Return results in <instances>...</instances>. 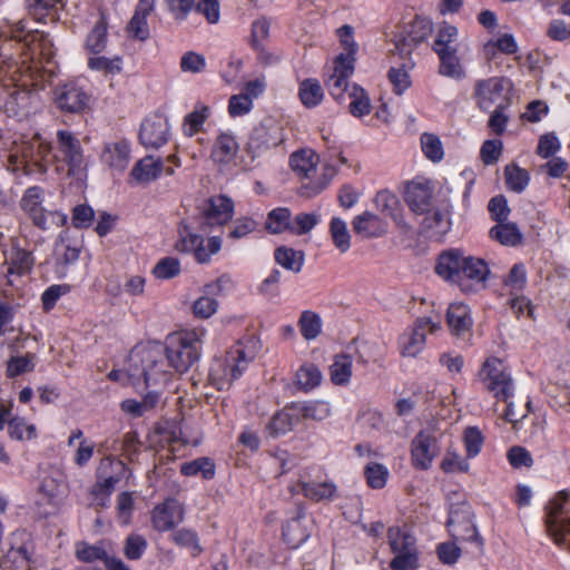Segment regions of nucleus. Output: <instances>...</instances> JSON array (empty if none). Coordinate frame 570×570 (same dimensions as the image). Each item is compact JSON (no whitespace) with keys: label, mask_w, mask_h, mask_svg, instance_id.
<instances>
[{"label":"nucleus","mask_w":570,"mask_h":570,"mask_svg":"<svg viewBox=\"0 0 570 570\" xmlns=\"http://www.w3.org/2000/svg\"><path fill=\"white\" fill-rule=\"evenodd\" d=\"M434 271L443 281L458 286L463 294H475L484 289L491 275L485 259L465 255L459 248L443 250L436 258Z\"/></svg>","instance_id":"nucleus-1"},{"label":"nucleus","mask_w":570,"mask_h":570,"mask_svg":"<svg viewBox=\"0 0 570 570\" xmlns=\"http://www.w3.org/2000/svg\"><path fill=\"white\" fill-rule=\"evenodd\" d=\"M7 169L14 174L43 175L48 170V158L52 144L40 132L20 134L10 144H3Z\"/></svg>","instance_id":"nucleus-2"},{"label":"nucleus","mask_w":570,"mask_h":570,"mask_svg":"<svg viewBox=\"0 0 570 570\" xmlns=\"http://www.w3.org/2000/svg\"><path fill=\"white\" fill-rule=\"evenodd\" d=\"M445 495L449 505L446 528L450 535L455 541L472 542L478 548H482L484 541L474 523L473 509L466 499L465 491L458 487L455 490L446 491Z\"/></svg>","instance_id":"nucleus-3"},{"label":"nucleus","mask_w":570,"mask_h":570,"mask_svg":"<svg viewBox=\"0 0 570 570\" xmlns=\"http://www.w3.org/2000/svg\"><path fill=\"white\" fill-rule=\"evenodd\" d=\"M206 333L204 327H195L167 336L166 356L177 372H187L199 360Z\"/></svg>","instance_id":"nucleus-4"},{"label":"nucleus","mask_w":570,"mask_h":570,"mask_svg":"<svg viewBox=\"0 0 570 570\" xmlns=\"http://www.w3.org/2000/svg\"><path fill=\"white\" fill-rule=\"evenodd\" d=\"M255 354L244 342H237L224 356L214 358L210 370V383L219 391L228 390L233 382L247 370Z\"/></svg>","instance_id":"nucleus-5"},{"label":"nucleus","mask_w":570,"mask_h":570,"mask_svg":"<svg viewBox=\"0 0 570 570\" xmlns=\"http://www.w3.org/2000/svg\"><path fill=\"white\" fill-rule=\"evenodd\" d=\"M45 189L40 186L28 187L21 199L20 207L22 212L31 219L35 226L42 230L51 226H63L67 223V215L58 210H47L43 207Z\"/></svg>","instance_id":"nucleus-6"},{"label":"nucleus","mask_w":570,"mask_h":570,"mask_svg":"<svg viewBox=\"0 0 570 570\" xmlns=\"http://www.w3.org/2000/svg\"><path fill=\"white\" fill-rule=\"evenodd\" d=\"M479 379L497 401L508 402L514 396L513 379L499 357L490 356L483 362Z\"/></svg>","instance_id":"nucleus-7"},{"label":"nucleus","mask_w":570,"mask_h":570,"mask_svg":"<svg viewBox=\"0 0 570 570\" xmlns=\"http://www.w3.org/2000/svg\"><path fill=\"white\" fill-rule=\"evenodd\" d=\"M285 139L286 136L283 122L274 117H265L254 127L246 150L252 159H256L283 144Z\"/></svg>","instance_id":"nucleus-8"},{"label":"nucleus","mask_w":570,"mask_h":570,"mask_svg":"<svg viewBox=\"0 0 570 570\" xmlns=\"http://www.w3.org/2000/svg\"><path fill=\"white\" fill-rule=\"evenodd\" d=\"M569 499L567 491L551 498L544 508V523L554 542L570 550V517H564Z\"/></svg>","instance_id":"nucleus-9"},{"label":"nucleus","mask_w":570,"mask_h":570,"mask_svg":"<svg viewBox=\"0 0 570 570\" xmlns=\"http://www.w3.org/2000/svg\"><path fill=\"white\" fill-rule=\"evenodd\" d=\"M157 365L158 361L151 351H145L142 353L135 352L129 357V368L127 373L112 370L108 374V377L112 381H122L124 376L127 375L134 385L142 379L144 383L149 386L165 377L164 372L156 371Z\"/></svg>","instance_id":"nucleus-10"},{"label":"nucleus","mask_w":570,"mask_h":570,"mask_svg":"<svg viewBox=\"0 0 570 570\" xmlns=\"http://www.w3.org/2000/svg\"><path fill=\"white\" fill-rule=\"evenodd\" d=\"M389 544L395 554L390 563L392 570H409L416 566L417 554L415 540L412 535L402 532L399 528H390L387 532Z\"/></svg>","instance_id":"nucleus-11"},{"label":"nucleus","mask_w":570,"mask_h":570,"mask_svg":"<svg viewBox=\"0 0 570 570\" xmlns=\"http://www.w3.org/2000/svg\"><path fill=\"white\" fill-rule=\"evenodd\" d=\"M57 153L55 157L68 166L70 175L78 174L86 168L83 149L80 140L69 130L60 129L56 134Z\"/></svg>","instance_id":"nucleus-12"},{"label":"nucleus","mask_w":570,"mask_h":570,"mask_svg":"<svg viewBox=\"0 0 570 570\" xmlns=\"http://www.w3.org/2000/svg\"><path fill=\"white\" fill-rule=\"evenodd\" d=\"M6 271L1 273L0 286L18 287L20 278L28 275L33 266V257L30 252L12 246L4 253Z\"/></svg>","instance_id":"nucleus-13"},{"label":"nucleus","mask_w":570,"mask_h":570,"mask_svg":"<svg viewBox=\"0 0 570 570\" xmlns=\"http://www.w3.org/2000/svg\"><path fill=\"white\" fill-rule=\"evenodd\" d=\"M355 65L352 63V59H344L336 57L333 60L332 67L328 69V73L325 78V86L330 95L338 102H343L348 94L350 85L348 80L354 73Z\"/></svg>","instance_id":"nucleus-14"},{"label":"nucleus","mask_w":570,"mask_h":570,"mask_svg":"<svg viewBox=\"0 0 570 570\" xmlns=\"http://www.w3.org/2000/svg\"><path fill=\"white\" fill-rule=\"evenodd\" d=\"M428 37L426 22L422 18L415 19L413 22L402 27L394 33L393 52L401 58L407 60L415 48Z\"/></svg>","instance_id":"nucleus-15"},{"label":"nucleus","mask_w":570,"mask_h":570,"mask_svg":"<svg viewBox=\"0 0 570 570\" xmlns=\"http://www.w3.org/2000/svg\"><path fill=\"white\" fill-rule=\"evenodd\" d=\"M13 542L7 553L1 558L0 566L6 570H30L33 544L24 531L13 533Z\"/></svg>","instance_id":"nucleus-16"},{"label":"nucleus","mask_w":570,"mask_h":570,"mask_svg":"<svg viewBox=\"0 0 570 570\" xmlns=\"http://www.w3.org/2000/svg\"><path fill=\"white\" fill-rule=\"evenodd\" d=\"M185 508L174 498L157 503L150 511V522L155 531L167 532L184 521Z\"/></svg>","instance_id":"nucleus-17"},{"label":"nucleus","mask_w":570,"mask_h":570,"mask_svg":"<svg viewBox=\"0 0 570 570\" xmlns=\"http://www.w3.org/2000/svg\"><path fill=\"white\" fill-rule=\"evenodd\" d=\"M402 197L410 212L425 222L428 218V177L421 174L405 180Z\"/></svg>","instance_id":"nucleus-18"},{"label":"nucleus","mask_w":570,"mask_h":570,"mask_svg":"<svg viewBox=\"0 0 570 570\" xmlns=\"http://www.w3.org/2000/svg\"><path fill=\"white\" fill-rule=\"evenodd\" d=\"M100 163L115 174H122L131 160V144L126 138L104 142Z\"/></svg>","instance_id":"nucleus-19"},{"label":"nucleus","mask_w":570,"mask_h":570,"mask_svg":"<svg viewBox=\"0 0 570 570\" xmlns=\"http://www.w3.org/2000/svg\"><path fill=\"white\" fill-rule=\"evenodd\" d=\"M170 126L161 115L155 114L141 122L139 141L146 148H160L169 139Z\"/></svg>","instance_id":"nucleus-20"},{"label":"nucleus","mask_w":570,"mask_h":570,"mask_svg":"<svg viewBox=\"0 0 570 570\" xmlns=\"http://www.w3.org/2000/svg\"><path fill=\"white\" fill-rule=\"evenodd\" d=\"M504 81L501 77H490L475 82L473 97L480 110L489 111L502 98Z\"/></svg>","instance_id":"nucleus-21"},{"label":"nucleus","mask_w":570,"mask_h":570,"mask_svg":"<svg viewBox=\"0 0 570 570\" xmlns=\"http://www.w3.org/2000/svg\"><path fill=\"white\" fill-rule=\"evenodd\" d=\"M89 96L76 82H67L56 90L58 107L67 112H81L88 106Z\"/></svg>","instance_id":"nucleus-22"},{"label":"nucleus","mask_w":570,"mask_h":570,"mask_svg":"<svg viewBox=\"0 0 570 570\" xmlns=\"http://www.w3.org/2000/svg\"><path fill=\"white\" fill-rule=\"evenodd\" d=\"M445 321L450 333L455 337L470 335L473 318L470 307L464 303H452L446 309Z\"/></svg>","instance_id":"nucleus-23"},{"label":"nucleus","mask_w":570,"mask_h":570,"mask_svg":"<svg viewBox=\"0 0 570 570\" xmlns=\"http://www.w3.org/2000/svg\"><path fill=\"white\" fill-rule=\"evenodd\" d=\"M239 145L232 132L220 131L216 137L210 153L212 160L219 167L228 166L235 161Z\"/></svg>","instance_id":"nucleus-24"},{"label":"nucleus","mask_w":570,"mask_h":570,"mask_svg":"<svg viewBox=\"0 0 570 570\" xmlns=\"http://www.w3.org/2000/svg\"><path fill=\"white\" fill-rule=\"evenodd\" d=\"M428 320L417 318L413 327L401 336V348L404 356L415 357L425 350Z\"/></svg>","instance_id":"nucleus-25"},{"label":"nucleus","mask_w":570,"mask_h":570,"mask_svg":"<svg viewBox=\"0 0 570 570\" xmlns=\"http://www.w3.org/2000/svg\"><path fill=\"white\" fill-rule=\"evenodd\" d=\"M32 96L27 90L13 89L6 99L2 109L8 117L21 121L31 112Z\"/></svg>","instance_id":"nucleus-26"},{"label":"nucleus","mask_w":570,"mask_h":570,"mask_svg":"<svg viewBox=\"0 0 570 570\" xmlns=\"http://www.w3.org/2000/svg\"><path fill=\"white\" fill-rule=\"evenodd\" d=\"M292 410L296 412L298 421L301 419L323 421L332 414L331 404L323 400L292 402Z\"/></svg>","instance_id":"nucleus-27"},{"label":"nucleus","mask_w":570,"mask_h":570,"mask_svg":"<svg viewBox=\"0 0 570 570\" xmlns=\"http://www.w3.org/2000/svg\"><path fill=\"white\" fill-rule=\"evenodd\" d=\"M352 226L353 230L364 238L380 237L385 233L383 220L371 212H364L355 216Z\"/></svg>","instance_id":"nucleus-28"},{"label":"nucleus","mask_w":570,"mask_h":570,"mask_svg":"<svg viewBox=\"0 0 570 570\" xmlns=\"http://www.w3.org/2000/svg\"><path fill=\"white\" fill-rule=\"evenodd\" d=\"M206 214L210 224L224 225L228 223L233 217L234 203L227 196H214L209 199V206L206 210Z\"/></svg>","instance_id":"nucleus-29"},{"label":"nucleus","mask_w":570,"mask_h":570,"mask_svg":"<svg viewBox=\"0 0 570 570\" xmlns=\"http://www.w3.org/2000/svg\"><path fill=\"white\" fill-rule=\"evenodd\" d=\"M164 170V164L159 158L147 156L136 163L130 176L137 183H150L156 180Z\"/></svg>","instance_id":"nucleus-30"},{"label":"nucleus","mask_w":570,"mask_h":570,"mask_svg":"<svg viewBox=\"0 0 570 570\" xmlns=\"http://www.w3.org/2000/svg\"><path fill=\"white\" fill-rule=\"evenodd\" d=\"M318 155L312 149H302L292 154L291 168L303 178H311L316 171Z\"/></svg>","instance_id":"nucleus-31"},{"label":"nucleus","mask_w":570,"mask_h":570,"mask_svg":"<svg viewBox=\"0 0 570 570\" xmlns=\"http://www.w3.org/2000/svg\"><path fill=\"white\" fill-rule=\"evenodd\" d=\"M296 422H298V417L296 412L292 410L291 403L272 416L266 429L271 436L276 438L292 431Z\"/></svg>","instance_id":"nucleus-32"},{"label":"nucleus","mask_w":570,"mask_h":570,"mask_svg":"<svg viewBox=\"0 0 570 570\" xmlns=\"http://www.w3.org/2000/svg\"><path fill=\"white\" fill-rule=\"evenodd\" d=\"M518 50L519 46L512 33H503L483 45V53L489 61L493 60L498 53L514 55Z\"/></svg>","instance_id":"nucleus-33"},{"label":"nucleus","mask_w":570,"mask_h":570,"mask_svg":"<svg viewBox=\"0 0 570 570\" xmlns=\"http://www.w3.org/2000/svg\"><path fill=\"white\" fill-rule=\"evenodd\" d=\"M439 58V73L443 77L461 80L465 70L459 57V49L436 55Z\"/></svg>","instance_id":"nucleus-34"},{"label":"nucleus","mask_w":570,"mask_h":570,"mask_svg":"<svg viewBox=\"0 0 570 570\" xmlns=\"http://www.w3.org/2000/svg\"><path fill=\"white\" fill-rule=\"evenodd\" d=\"M126 472H121L120 470H117L116 468H112L108 470L106 474H99L97 472L98 478H104L102 480L98 481L92 490V494L96 497H100V505L107 507L109 502V498L116 487V484L121 480Z\"/></svg>","instance_id":"nucleus-35"},{"label":"nucleus","mask_w":570,"mask_h":570,"mask_svg":"<svg viewBox=\"0 0 570 570\" xmlns=\"http://www.w3.org/2000/svg\"><path fill=\"white\" fill-rule=\"evenodd\" d=\"M489 235L492 239L504 246H517L522 242V233L517 224L507 220L497 223V225L490 229Z\"/></svg>","instance_id":"nucleus-36"},{"label":"nucleus","mask_w":570,"mask_h":570,"mask_svg":"<svg viewBox=\"0 0 570 570\" xmlns=\"http://www.w3.org/2000/svg\"><path fill=\"white\" fill-rule=\"evenodd\" d=\"M347 96L350 98L348 111L353 117L362 118L371 112V99L364 88L353 83Z\"/></svg>","instance_id":"nucleus-37"},{"label":"nucleus","mask_w":570,"mask_h":570,"mask_svg":"<svg viewBox=\"0 0 570 570\" xmlns=\"http://www.w3.org/2000/svg\"><path fill=\"white\" fill-rule=\"evenodd\" d=\"M413 67L414 62L409 58L401 66L390 68L387 78L394 94L402 95L411 87L412 79L410 76V70Z\"/></svg>","instance_id":"nucleus-38"},{"label":"nucleus","mask_w":570,"mask_h":570,"mask_svg":"<svg viewBox=\"0 0 570 570\" xmlns=\"http://www.w3.org/2000/svg\"><path fill=\"white\" fill-rule=\"evenodd\" d=\"M118 440H106L102 442L99 448L98 452L104 454V458L101 459L99 466H98V473L99 474H106L108 470L116 468L117 470H120L121 472H127L126 464L121 461L116 459L112 455V452H116L118 450Z\"/></svg>","instance_id":"nucleus-39"},{"label":"nucleus","mask_w":570,"mask_h":570,"mask_svg":"<svg viewBox=\"0 0 570 570\" xmlns=\"http://www.w3.org/2000/svg\"><path fill=\"white\" fill-rule=\"evenodd\" d=\"M298 96L306 108L318 106L324 99V90L315 78H307L299 83Z\"/></svg>","instance_id":"nucleus-40"},{"label":"nucleus","mask_w":570,"mask_h":570,"mask_svg":"<svg viewBox=\"0 0 570 570\" xmlns=\"http://www.w3.org/2000/svg\"><path fill=\"white\" fill-rule=\"evenodd\" d=\"M303 494L313 501L332 500L336 495L337 487L332 481L325 482H301Z\"/></svg>","instance_id":"nucleus-41"},{"label":"nucleus","mask_w":570,"mask_h":570,"mask_svg":"<svg viewBox=\"0 0 570 570\" xmlns=\"http://www.w3.org/2000/svg\"><path fill=\"white\" fill-rule=\"evenodd\" d=\"M458 28L452 24L442 26L436 33V37L432 45V50L439 55L442 52H449L452 50H458Z\"/></svg>","instance_id":"nucleus-42"},{"label":"nucleus","mask_w":570,"mask_h":570,"mask_svg":"<svg viewBox=\"0 0 570 570\" xmlns=\"http://www.w3.org/2000/svg\"><path fill=\"white\" fill-rule=\"evenodd\" d=\"M178 238L175 244V248L179 253L191 254L196 247L202 245V236L185 222H181L177 229Z\"/></svg>","instance_id":"nucleus-43"},{"label":"nucleus","mask_w":570,"mask_h":570,"mask_svg":"<svg viewBox=\"0 0 570 570\" xmlns=\"http://www.w3.org/2000/svg\"><path fill=\"white\" fill-rule=\"evenodd\" d=\"M309 537V532L303 525L302 517L289 520L283 528V538L287 546L297 549Z\"/></svg>","instance_id":"nucleus-44"},{"label":"nucleus","mask_w":570,"mask_h":570,"mask_svg":"<svg viewBox=\"0 0 570 570\" xmlns=\"http://www.w3.org/2000/svg\"><path fill=\"white\" fill-rule=\"evenodd\" d=\"M108 42L107 22L100 18L86 39V49L92 55H99L105 51Z\"/></svg>","instance_id":"nucleus-45"},{"label":"nucleus","mask_w":570,"mask_h":570,"mask_svg":"<svg viewBox=\"0 0 570 570\" xmlns=\"http://www.w3.org/2000/svg\"><path fill=\"white\" fill-rule=\"evenodd\" d=\"M209 108L203 104L195 106V109L187 114L183 122V132L187 137H193L198 134L209 117Z\"/></svg>","instance_id":"nucleus-46"},{"label":"nucleus","mask_w":570,"mask_h":570,"mask_svg":"<svg viewBox=\"0 0 570 570\" xmlns=\"http://www.w3.org/2000/svg\"><path fill=\"white\" fill-rule=\"evenodd\" d=\"M274 257L278 265L294 273L301 272L304 265V253L289 247L276 248Z\"/></svg>","instance_id":"nucleus-47"},{"label":"nucleus","mask_w":570,"mask_h":570,"mask_svg":"<svg viewBox=\"0 0 570 570\" xmlns=\"http://www.w3.org/2000/svg\"><path fill=\"white\" fill-rule=\"evenodd\" d=\"M87 66L92 71L117 75L122 70V59L119 56L105 57L100 56V53L92 55L88 58Z\"/></svg>","instance_id":"nucleus-48"},{"label":"nucleus","mask_w":570,"mask_h":570,"mask_svg":"<svg viewBox=\"0 0 570 570\" xmlns=\"http://www.w3.org/2000/svg\"><path fill=\"white\" fill-rule=\"evenodd\" d=\"M322 382V373L315 364L305 363L296 372V384L304 392H309Z\"/></svg>","instance_id":"nucleus-49"},{"label":"nucleus","mask_w":570,"mask_h":570,"mask_svg":"<svg viewBox=\"0 0 570 570\" xmlns=\"http://www.w3.org/2000/svg\"><path fill=\"white\" fill-rule=\"evenodd\" d=\"M505 186L514 193H522L530 181V175L527 169L515 164L507 165L504 168Z\"/></svg>","instance_id":"nucleus-50"},{"label":"nucleus","mask_w":570,"mask_h":570,"mask_svg":"<svg viewBox=\"0 0 570 570\" xmlns=\"http://www.w3.org/2000/svg\"><path fill=\"white\" fill-rule=\"evenodd\" d=\"M353 361L350 355H337L330 367L331 380L335 385H346L352 376Z\"/></svg>","instance_id":"nucleus-51"},{"label":"nucleus","mask_w":570,"mask_h":570,"mask_svg":"<svg viewBox=\"0 0 570 570\" xmlns=\"http://www.w3.org/2000/svg\"><path fill=\"white\" fill-rule=\"evenodd\" d=\"M470 459L468 456H462L454 449H448L445 454L443 455L440 469L446 473H468L470 471Z\"/></svg>","instance_id":"nucleus-52"},{"label":"nucleus","mask_w":570,"mask_h":570,"mask_svg":"<svg viewBox=\"0 0 570 570\" xmlns=\"http://www.w3.org/2000/svg\"><path fill=\"white\" fill-rule=\"evenodd\" d=\"M527 282V269L523 263L513 264L507 276L502 279L503 286L509 289V295L523 293Z\"/></svg>","instance_id":"nucleus-53"},{"label":"nucleus","mask_w":570,"mask_h":570,"mask_svg":"<svg viewBox=\"0 0 570 570\" xmlns=\"http://www.w3.org/2000/svg\"><path fill=\"white\" fill-rule=\"evenodd\" d=\"M180 472L185 476H195L202 474L206 480L215 475V464L208 458H198L180 465Z\"/></svg>","instance_id":"nucleus-54"},{"label":"nucleus","mask_w":570,"mask_h":570,"mask_svg":"<svg viewBox=\"0 0 570 570\" xmlns=\"http://www.w3.org/2000/svg\"><path fill=\"white\" fill-rule=\"evenodd\" d=\"M484 435L478 426H466L463 431V445L468 459L476 458L483 448Z\"/></svg>","instance_id":"nucleus-55"},{"label":"nucleus","mask_w":570,"mask_h":570,"mask_svg":"<svg viewBox=\"0 0 570 570\" xmlns=\"http://www.w3.org/2000/svg\"><path fill=\"white\" fill-rule=\"evenodd\" d=\"M336 33L340 40V45L344 50V52L340 53L337 57L352 59V63L355 65L358 45L354 39V28L350 24H344L337 29Z\"/></svg>","instance_id":"nucleus-56"},{"label":"nucleus","mask_w":570,"mask_h":570,"mask_svg":"<svg viewBox=\"0 0 570 570\" xmlns=\"http://www.w3.org/2000/svg\"><path fill=\"white\" fill-rule=\"evenodd\" d=\"M330 233L335 247L341 253H346L351 248V235L346 223L342 218H332L330 224Z\"/></svg>","instance_id":"nucleus-57"},{"label":"nucleus","mask_w":570,"mask_h":570,"mask_svg":"<svg viewBox=\"0 0 570 570\" xmlns=\"http://www.w3.org/2000/svg\"><path fill=\"white\" fill-rule=\"evenodd\" d=\"M291 222V210L285 207H278L268 214L266 229L272 234H281L286 230L289 232Z\"/></svg>","instance_id":"nucleus-58"},{"label":"nucleus","mask_w":570,"mask_h":570,"mask_svg":"<svg viewBox=\"0 0 570 570\" xmlns=\"http://www.w3.org/2000/svg\"><path fill=\"white\" fill-rule=\"evenodd\" d=\"M298 326L305 340H315L322 331V320L318 314L304 311L298 320Z\"/></svg>","instance_id":"nucleus-59"},{"label":"nucleus","mask_w":570,"mask_h":570,"mask_svg":"<svg viewBox=\"0 0 570 570\" xmlns=\"http://www.w3.org/2000/svg\"><path fill=\"white\" fill-rule=\"evenodd\" d=\"M222 238L219 236H213L204 238L202 236V245L197 246L193 256L199 264H207L210 262L212 256L216 255L222 249Z\"/></svg>","instance_id":"nucleus-60"},{"label":"nucleus","mask_w":570,"mask_h":570,"mask_svg":"<svg viewBox=\"0 0 570 570\" xmlns=\"http://www.w3.org/2000/svg\"><path fill=\"white\" fill-rule=\"evenodd\" d=\"M135 510V497L134 492L124 491L120 492L117 497V518L119 524L122 527H127L131 523L132 513Z\"/></svg>","instance_id":"nucleus-61"},{"label":"nucleus","mask_w":570,"mask_h":570,"mask_svg":"<svg viewBox=\"0 0 570 570\" xmlns=\"http://www.w3.org/2000/svg\"><path fill=\"white\" fill-rule=\"evenodd\" d=\"M411 459L416 469L428 468V434L424 431H420L412 441Z\"/></svg>","instance_id":"nucleus-62"},{"label":"nucleus","mask_w":570,"mask_h":570,"mask_svg":"<svg viewBox=\"0 0 570 570\" xmlns=\"http://www.w3.org/2000/svg\"><path fill=\"white\" fill-rule=\"evenodd\" d=\"M366 483L372 489H383L390 476L389 469L376 462L368 463L364 469Z\"/></svg>","instance_id":"nucleus-63"},{"label":"nucleus","mask_w":570,"mask_h":570,"mask_svg":"<svg viewBox=\"0 0 570 570\" xmlns=\"http://www.w3.org/2000/svg\"><path fill=\"white\" fill-rule=\"evenodd\" d=\"M8 433L13 440H32L37 436V429L33 424H28L24 419L14 416L9 420Z\"/></svg>","instance_id":"nucleus-64"}]
</instances>
